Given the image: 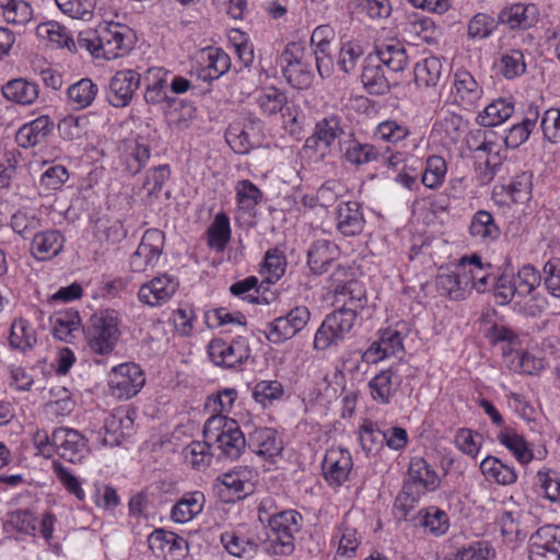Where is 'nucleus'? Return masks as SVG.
<instances>
[{
    "instance_id": "nucleus-37",
    "label": "nucleus",
    "mask_w": 560,
    "mask_h": 560,
    "mask_svg": "<svg viewBox=\"0 0 560 560\" xmlns=\"http://www.w3.org/2000/svg\"><path fill=\"white\" fill-rule=\"evenodd\" d=\"M81 324L79 312L70 308L59 312L54 317L52 334L56 338L69 342L73 331L78 330Z\"/></svg>"
},
{
    "instance_id": "nucleus-19",
    "label": "nucleus",
    "mask_w": 560,
    "mask_h": 560,
    "mask_svg": "<svg viewBox=\"0 0 560 560\" xmlns=\"http://www.w3.org/2000/svg\"><path fill=\"white\" fill-rule=\"evenodd\" d=\"M63 242V236L57 230L37 232L33 236L31 250L38 260H45L58 255L62 250Z\"/></svg>"
},
{
    "instance_id": "nucleus-26",
    "label": "nucleus",
    "mask_w": 560,
    "mask_h": 560,
    "mask_svg": "<svg viewBox=\"0 0 560 560\" xmlns=\"http://www.w3.org/2000/svg\"><path fill=\"white\" fill-rule=\"evenodd\" d=\"M2 94L9 101L30 105L38 97V86L25 79H13L2 86Z\"/></svg>"
},
{
    "instance_id": "nucleus-15",
    "label": "nucleus",
    "mask_w": 560,
    "mask_h": 560,
    "mask_svg": "<svg viewBox=\"0 0 560 560\" xmlns=\"http://www.w3.org/2000/svg\"><path fill=\"white\" fill-rule=\"evenodd\" d=\"M464 269V267L456 266L453 271L440 272L435 278L438 291L453 301L465 300L469 291Z\"/></svg>"
},
{
    "instance_id": "nucleus-45",
    "label": "nucleus",
    "mask_w": 560,
    "mask_h": 560,
    "mask_svg": "<svg viewBox=\"0 0 560 560\" xmlns=\"http://www.w3.org/2000/svg\"><path fill=\"white\" fill-rule=\"evenodd\" d=\"M386 440V432L376 428V425L368 421L360 428V443L366 454L378 452Z\"/></svg>"
},
{
    "instance_id": "nucleus-54",
    "label": "nucleus",
    "mask_w": 560,
    "mask_h": 560,
    "mask_svg": "<svg viewBox=\"0 0 560 560\" xmlns=\"http://www.w3.org/2000/svg\"><path fill=\"white\" fill-rule=\"evenodd\" d=\"M0 5L5 9V18L8 22L22 25L31 20L32 8L25 1L8 0L5 3L0 2Z\"/></svg>"
},
{
    "instance_id": "nucleus-13",
    "label": "nucleus",
    "mask_w": 560,
    "mask_h": 560,
    "mask_svg": "<svg viewBox=\"0 0 560 560\" xmlns=\"http://www.w3.org/2000/svg\"><path fill=\"white\" fill-rule=\"evenodd\" d=\"M399 366H390L381 371L370 382L369 388L374 400L388 404L400 386Z\"/></svg>"
},
{
    "instance_id": "nucleus-48",
    "label": "nucleus",
    "mask_w": 560,
    "mask_h": 560,
    "mask_svg": "<svg viewBox=\"0 0 560 560\" xmlns=\"http://www.w3.org/2000/svg\"><path fill=\"white\" fill-rule=\"evenodd\" d=\"M283 75L294 89L304 90L313 82V72L308 62L304 61L293 67H283Z\"/></svg>"
},
{
    "instance_id": "nucleus-27",
    "label": "nucleus",
    "mask_w": 560,
    "mask_h": 560,
    "mask_svg": "<svg viewBox=\"0 0 560 560\" xmlns=\"http://www.w3.org/2000/svg\"><path fill=\"white\" fill-rule=\"evenodd\" d=\"M514 112V104L505 98H498L487 105L476 121L482 127H494L509 119Z\"/></svg>"
},
{
    "instance_id": "nucleus-22",
    "label": "nucleus",
    "mask_w": 560,
    "mask_h": 560,
    "mask_svg": "<svg viewBox=\"0 0 560 560\" xmlns=\"http://www.w3.org/2000/svg\"><path fill=\"white\" fill-rule=\"evenodd\" d=\"M338 247L327 240H318L312 244L307 252V264L313 273L322 275L335 260Z\"/></svg>"
},
{
    "instance_id": "nucleus-33",
    "label": "nucleus",
    "mask_w": 560,
    "mask_h": 560,
    "mask_svg": "<svg viewBox=\"0 0 560 560\" xmlns=\"http://www.w3.org/2000/svg\"><path fill=\"white\" fill-rule=\"evenodd\" d=\"M456 95L467 105H474L481 96V89L474 77L466 70H458L454 75Z\"/></svg>"
},
{
    "instance_id": "nucleus-63",
    "label": "nucleus",
    "mask_w": 560,
    "mask_h": 560,
    "mask_svg": "<svg viewBox=\"0 0 560 560\" xmlns=\"http://www.w3.org/2000/svg\"><path fill=\"white\" fill-rule=\"evenodd\" d=\"M236 190L237 201L245 208H250L262 199V192L248 179L238 182Z\"/></svg>"
},
{
    "instance_id": "nucleus-50",
    "label": "nucleus",
    "mask_w": 560,
    "mask_h": 560,
    "mask_svg": "<svg viewBox=\"0 0 560 560\" xmlns=\"http://www.w3.org/2000/svg\"><path fill=\"white\" fill-rule=\"evenodd\" d=\"M345 158L353 165H362L376 160L377 151L372 144L352 141L346 150Z\"/></svg>"
},
{
    "instance_id": "nucleus-5",
    "label": "nucleus",
    "mask_w": 560,
    "mask_h": 560,
    "mask_svg": "<svg viewBox=\"0 0 560 560\" xmlns=\"http://www.w3.org/2000/svg\"><path fill=\"white\" fill-rule=\"evenodd\" d=\"M355 319L357 312L348 305L328 314L315 334L314 348L326 350L341 341L352 329Z\"/></svg>"
},
{
    "instance_id": "nucleus-57",
    "label": "nucleus",
    "mask_w": 560,
    "mask_h": 560,
    "mask_svg": "<svg viewBox=\"0 0 560 560\" xmlns=\"http://www.w3.org/2000/svg\"><path fill=\"white\" fill-rule=\"evenodd\" d=\"M283 393L282 385L278 381H261L253 389L254 399L266 406L273 399L279 398Z\"/></svg>"
},
{
    "instance_id": "nucleus-64",
    "label": "nucleus",
    "mask_w": 560,
    "mask_h": 560,
    "mask_svg": "<svg viewBox=\"0 0 560 560\" xmlns=\"http://www.w3.org/2000/svg\"><path fill=\"white\" fill-rule=\"evenodd\" d=\"M492 549L487 541H475L457 552L456 560H488Z\"/></svg>"
},
{
    "instance_id": "nucleus-55",
    "label": "nucleus",
    "mask_w": 560,
    "mask_h": 560,
    "mask_svg": "<svg viewBox=\"0 0 560 560\" xmlns=\"http://www.w3.org/2000/svg\"><path fill=\"white\" fill-rule=\"evenodd\" d=\"M421 524L423 527L428 528L430 533L440 536L448 528V516L444 511L431 506L427 510Z\"/></svg>"
},
{
    "instance_id": "nucleus-21",
    "label": "nucleus",
    "mask_w": 560,
    "mask_h": 560,
    "mask_svg": "<svg viewBox=\"0 0 560 560\" xmlns=\"http://www.w3.org/2000/svg\"><path fill=\"white\" fill-rule=\"evenodd\" d=\"M203 67L198 71L202 81H212L224 74L231 66L230 57L220 48H207L202 51Z\"/></svg>"
},
{
    "instance_id": "nucleus-3",
    "label": "nucleus",
    "mask_w": 560,
    "mask_h": 560,
    "mask_svg": "<svg viewBox=\"0 0 560 560\" xmlns=\"http://www.w3.org/2000/svg\"><path fill=\"white\" fill-rule=\"evenodd\" d=\"M407 476L395 501V508L402 512V516H407L427 491H434L440 485L436 472L422 457L411 458Z\"/></svg>"
},
{
    "instance_id": "nucleus-6",
    "label": "nucleus",
    "mask_w": 560,
    "mask_h": 560,
    "mask_svg": "<svg viewBox=\"0 0 560 560\" xmlns=\"http://www.w3.org/2000/svg\"><path fill=\"white\" fill-rule=\"evenodd\" d=\"M311 313L306 306H296L285 316H279L268 324L266 338L276 345L293 338L308 323Z\"/></svg>"
},
{
    "instance_id": "nucleus-42",
    "label": "nucleus",
    "mask_w": 560,
    "mask_h": 560,
    "mask_svg": "<svg viewBox=\"0 0 560 560\" xmlns=\"http://www.w3.org/2000/svg\"><path fill=\"white\" fill-rule=\"evenodd\" d=\"M447 171L446 162L442 156L431 155L427 159L425 170L422 175V183L430 189L442 185Z\"/></svg>"
},
{
    "instance_id": "nucleus-36",
    "label": "nucleus",
    "mask_w": 560,
    "mask_h": 560,
    "mask_svg": "<svg viewBox=\"0 0 560 560\" xmlns=\"http://www.w3.org/2000/svg\"><path fill=\"white\" fill-rule=\"evenodd\" d=\"M163 243L164 234L161 231L155 229L148 230L144 232L135 254L143 257L147 262L152 265L160 257Z\"/></svg>"
},
{
    "instance_id": "nucleus-41",
    "label": "nucleus",
    "mask_w": 560,
    "mask_h": 560,
    "mask_svg": "<svg viewBox=\"0 0 560 560\" xmlns=\"http://www.w3.org/2000/svg\"><path fill=\"white\" fill-rule=\"evenodd\" d=\"M285 267L287 259L282 252L278 248L267 250L261 265V272L269 283L278 281L284 275Z\"/></svg>"
},
{
    "instance_id": "nucleus-39",
    "label": "nucleus",
    "mask_w": 560,
    "mask_h": 560,
    "mask_svg": "<svg viewBox=\"0 0 560 560\" xmlns=\"http://www.w3.org/2000/svg\"><path fill=\"white\" fill-rule=\"evenodd\" d=\"M36 34L42 38L48 39L50 43H55L58 47H67L69 49L74 47V42L68 34V31L58 22L40 23L36 28Z\"/></svg>"
},
{
    "instance_id": "nucleus-10",
    "label": "nucleus",
    "mask_w": 560,
    "mask_h": 560,
    "mask_svg": "<svg viewBox=\"0 0 560 560\" xmlns=\"http://www.w3.org/2000/svg\"><path fill=\"white\" fill-rule=\"evenodd\" d=\"M245 470H232L219 475L213 482V492L224 503H233L250 493Z\"/></svg>"
},
{
    "instance_id": "nucleus-28",
    "label": "nucleus",
    "mask_w": 560,
    "mask_h": 560,
    "mask_svg": "<svg viewBox=\"0 0 560 560\" xmlns=\"http://www.w3.org/2000/svg\"><path fill=\"white\" fill-rule=\"evenodd\" d=\"M470 235L487 243L497 240L500 236V229L495 224L492 214L486 210L477 211L469 225Z\"/></svg>"
},
{
    "instance_id": "nucleus-44",
    "label": "nucleus",
    "mask_w": 560,
    "mask_h": 560,
    "mask_svg": "<svg viewBox=\"0 0 560 560\" xmlns=\"http://www.w3.org/2000/svg\"><path fill=\"white\" fill-rule=\"evenodd\" d=\"M257 104L267 115H276L287 104L285 94L275 86H268L257 97Z\"/></svg>"
},
{
    "instance_id": "nucleus-43",
    "label": "nucleus",
    "mask_w": 560,
    "mask_h": 560,
    "mask_svg": "<svg viewBox=\"0 0 560 560\" xmlns=\"http://www.w3.org/2000/svg\"><path fill=\"white\" fill-rule=\"evenodd\" d=\"M58 8L73 19L90 21L94 15L96 0H55Z\"/></svg>"
},
{
    "instance_id": "nucleus-46",
    "label": "nucleus",
    "mask_w": 560,
    "mask_h": 560,
    "mask_svg": "<svg viewBox=\"0 0 560 560\" xmlns=\"http://www.w3.org/2000/svg\"><path fill=\"white\" fill-rule=\"evenodd\" d=\"M340 125L341 119L337 115L327 116L316 124L315 132L318 135L325 149L329 148L343 133Z\"/></svg>"
},
{
    "instance_id": "nucleus-34",
    "label": "nucleus",
    "mask_w": 560,
    "mask_h": 560,
    "mask_svg": "<svg viewBox=\"0 0 560 560\" xmlns=\"http://www.w3.org/2000/svg\"><path fill=\"white\" fill-rule=\"evenodd\" d=\"M9 342L11 348L26 351L36 345L37 338L27 320L19 318L11 325Z\"/></svg>"
},
{
    "instance_id": "nucleus-30",
    "label": "nucleus",
    "mask_w": 560,
    "mask_h": 560,
    "mask_svg": "<svg viewBox=\"0 0 560 560\" xmlns=\"http://www.w3.org/2000/svg\"><path fill=\"white\" fill-rule=\"evenodd\" d=\"M220 541L224 549L233 557H253L257 553L259 544L253 538H245L234 532L221 534Z\"/></svg>"
},
{
    "instance_id": "nucleus-12",
    "label": "nucleus",
    "mask_w": 560,
    "mask_h": 560,
    "mask_svg": "<svg viewBox=\"0 0 560 560\" xmlns=\"http://www.w3.org/2000/svg\"><path fill=\"white\" fill-rule=\"evenodd\" d=\"M352 465V457L348 451L331 448L325 454L322 469L328 483L338 487L348 480Z\"/></svg>"
},
{
    "instance_id": "nucleus-40",
    "label": "nucleus",
    "mask_w": 560,
    "mask_h": 560,
    "mask_svg": "<svg viewBox=\"0 0 560 560\" xmlns=\"http://www.w3.org/2000/svg\"><path fill=\"white\" fill-rule=\"evenodd\" d=\"M512 279L518 296L530 295L541 282L540 272L532 265L523 266Z\"/></svg>"
},
{
    "instance_id": "nucleus-35",
    "label": "nucleus",
    "mask_w": 560,
    "mask_h": 560,
    "mask_svg": "<svg viewBox=\"0 0 560 560\" xmlns=\"http://www.w3.org/2000/svg\"><path fill=\"white\" fill-rule=\"evenodd\" d=\"M225 140L230 148L237 154H246L260 144L244 130L241 126V121L229 125L225 131Z\"/></svg>"
},
{
    "instance_id": "nucleus-29",
    "label": "nucleus",
    "mask_w": 560,
    "mask_h": 560,
    "mask_svg": "<svg viewBox=\"0 0 560 560\" xmlns=\"http://www.w3.org/2000/svg\"><path fill=\"white\" fill-rule=\"evenodd\" d=\"M97 85L91 79H81L67 90L68 101L73 109L81 110L89 107L97 95Z\"/></svg>"
},
{
    "instance_id": "nucleus-47",
    "label": "nucleus",
    "mask_w": 560,
    "mask_h": 560,
    "mask_svg": "<svg viewBox=\"0 0 560 560\" xmlns=\"http://www.w3.org/2000/svg\"><path fill=\"white\" fill-rule=\"evenodd\" d=\"M498 440L509 448L521 464H528L533 459V453L526 441L516 433L501 432Z\"/></svg>"
},
{
    "instance_id": "nucleus-32",
    "label": "nucleus",
    "mask_w": 560,
    "mask_h": 560,
    "mask_svg": "<svg viewBox=\"0 0 560 560\" xmlns=\"http://www.w3.org/2000/svg\"><path fill=\"white\" fill-rule=\"evenodd\" d=\"M150 155L151 149L148 144L138 140L129 142L124 154L126 172L132 176L138 174L147 165Z\"/></svg>"
},
{
    "instance_id": "nucleus-31",
    "label": "nucleus",
    "mask_w": 560,
    "mask_h": 560,
    "mask_svg": "<svg viewBox=\"0 0 560 560\" xmlns=\"http://www.w3.org/2000/svg\"><path fill=\"white\" fill-rule=\"evenodd\" d=\"M208 246L223 252L231 238L230 219L224 212H220L214 217L213 222L207 231Z\"/></svg>"
},
{
    "instance_id": "nucleus-18",
    "label": "nucleus",
    "mask_w": 560,
    "mask_h": 560,
    "mask_svg": "<svg viewBox=\"0 0 560 560\" xmlns=\"http://www.w3.org/2000/svg\"><path fill=\"white\" fill-rule=\"evenodd\" d=\"M246 350L240 343H229L223 339H213L208 346L211 361L219 366L234 368L247 358Z\"/></svg>"
},
{
    "instance_id": "nucleus-17",
    "label": "nucleus",
    "mask_w": 560,
    "mask_h": 560,
    "mask_svg": "<svg viewBox=\"0 0 560 560\" xmlns=\"http://www.w3.org/2000/svg\"><path fill=\"white\" fill-rule=\"evenodd\" d=\"M499 23L515 28H530L538 21V10L534 4L515 3L499 13Z\"/></svg>"
},
{
    "instance_id": "nucleus-58",
    "label": "nucleus",
    "mask_w": 560,
    "mask_h": 560,
    "mask_svg": "<svg viewBox=\"0 0 560 560\" xmlns=\"http://www.w3.org/2000/svg\"><path fill=\"white\" fill-rule=\"evenodd\" d=\"M517 294L514 281L506 275L497 278L493 284V296L495 303L501 306L510 304Z\"/></svg>"
},
{
    "instance_id": "nucleus-4",
    "label": "nucleus",
    "mask_w": 560,
    "mask_h": 560,
    "mask_svg": "<svg viewBox=\"0 0 560 560\" xmlns=\"http://www.w3.org/2000/svg\"><path fill=\"white\" fill-rule=\"evenodd\" d=\"M119 315L115 310H103L91 316L85 328V340L90 352L95 357H108L113 353L120 330Z\"/></svg>"
},
{
    "instance_id": "nucleus-11",
    "label": "nucleus",
    "mask_w": 560,
    "mask_h": 560,
    "mask_svg": "<svg viewBox=\"0 0 560 560\" xmlns=\"http://www.w3.org/2000/svg\"><path fill=\"white\" fill-rule=\"evenodd\" d=\"M52 443L59 456L73 464L80 463L89 452L86 439L79 431L69 428L55 429Z\"/></svg>"
},
{
    "instance_id": "nucleus-8",
    "label": "nucleus",
    "mask_w": 560,
    "mask_h": 560,
    "mask_svg": "<svg viewBox=\"0 0 560 560\" xmlns=\"http://www.w3.org/2000/svg\"><path fill=\"white\" fill-rule=\"evenodd\" d=\"M529 560H560V526L545 525L530 536Z\"/></svg>"
},
{
    "instance_id": "nucleus-49",
    "label": "nucleus",
    "mask_w": 560,
    "mask_h": 560,
    "mask_svg": "<svg viewBox=\"0 0 560 560\" xmlns=\"http://www.w3.org/2000/svg\"><path fill=\"white\" fill-rule=\"evenodd\" d=\"M39 226L40 220L36 215L25 211L19 210L11 217V228L24 238H28L32 235L34 236Z\"/></svg>"
},
{
    "instance_id": "nucleus-25",
    "label": "nucleus",
    "mask_w": 560,
    "mask_h": 560,
    "mask_svg": "<svg viewBox=\"0 0 560 560\" xmlns=\"http://www.w3.org/2000/svg\"><path fill=\"white\" fill-rule=\"evenodd\" d=\"M539 117V108L536 105H529L521 122L513 125L504 138L509 148H518L523 144L536 127Z\"/></svg>"
},
{
    "instance_id": "nucleus-53",
    "label": "nucleus",
    "mask_w": 560,
    "mask_h": 560,
    "mask_svg": "<svg viewBox=\"0 0 560 560\" xmlns=\"http://www.w3.org/2000/svg\"><path fill=\"white\" fill-rule=\"evenodd\" d=\"M52 470L61 482V485L67 489V491L73 494L78 500H84V491L81 488V485L77 477L72 475L60 462H52Z\"/></svg>"
},
{
    "instance_id": "nucleus-2",
    "label": "nucleus",
    "mask_w": 560,
    "mask_h": 560,
    "mask_svg": "<svg viewBox=\"0 0 560 560\" xmlns=\"http://www.w3.org/2000/svg\"><path fill=\"white\" fill-rule=\"evenodd\" d=\"M203 438L219 451V456L237 459L248 446L237 422L224 415L211 416L203 425Z\"/></svg>"
},
{
    "instance_id": "nucleus-16",
    "label": "nucleus",
    "mask_w": 560,
    "mask_h": 560,
    "mask_svg": "<svg viewBox=\"0 0 560 560\" xmlns=\"http://www.w3.org/2000/svg\"><path fill=\"white\" fill-rule=\"evenodd\" d=\"M337 230L345 236L359 235L364 229L361 206L357 201L342 202L336 211Z\"/></svg>"
},
{
    "instance_id": "nucleus-24",
    "label": "nucleus",
    "mask_w": 560,
    "mask_h": 560,
    "mask_svg": "<svg viewBox=\"0 0 560 560\" xmlns=\"http://www.w3.org/2000/svg\"><path fill=\"white\" fill-rule=\"evenodd\" d=\"M52 124L47 116L23 125L16 132L15 140L22 148H31L43 142L51 131Z\"/></svg>"
},
{
    "instance_id": "nucleus-59",
    "label": "nucleus",
    "mask_w": 560,
    "mask_h": 560,
    "mask_svg": "<svg viewBox=\"0 0 560 560\" xmlns=\"http://www.w3.org/2000/svg\"><path fill=\"white\" fill-rule=\"evenodd\" d=\"M540 127L546 140L552 143L560 142V110L550 108L544 113Z\"/></svg>"
},
{
    "instance_id": "nucleus-23",
    "label": "nucleus",
    "mask_w": 560,
    "mask_h": 560,
    "mask_svg": "<svg viewBox=\"0 0 560 560\" xmlns=\"http://www.w3.org/2000/svg\"><path fill=\"white\" fill-rule=\"evenodd\" d=\"M205 502L200 491L185 493L172 508L171 518L179 524L188 523L202 512Z\"/></svg>"
},
{
    "instance_id": "nucleus-51",
    "label": "nucleus",
    "mask_w": 560,
    "mask_h": 560,
    "mask_svg": "<svg viewBox=\"0 0 560 560\" xmlns=\"http://www.w3.org/2000/svg\"><path fill=\"white\" fill-rule=\"evenodd\" d=\"M526 70L524 55L518 49H512L501 57V72L506 79L523 74Z\"/></svg>"
},
{
    "instance_id": "nucleus-1",
    "label": "nucleus",
    "mask_w": 560,
    "mask_h": 560,
    "mask_svg": "<svg viewBox=\"0 0 560 560\" xmlns=\"http://www.w3.org/2000/svg\"><path fill=\"white\" fill-rule=\"evenodd\" d=\"M408 63V56L402 44H382L375 47V52L368 55L364 60L361 81L370 94L384 95L389 91L392 72L402 71Z\"/></svg>"
},
{
    "instance_id": "nucleus-14",
    "label": "nucleus",
    "mask_w": 560,
    "mask_h": 560,
    "mask_svg": "<svg viewBox=\"0 0 560 560\" xmlns=\"http://www.w3.org/2000/svg\"><path fill=\"white\" fill-rule=\"evenodd\" d=\"M248 447L257 455L273 458L283 450L282 440L276 430L271 428H259L248 433Z\"/></svg>"
},
{
    "instance_id": "nucleus-20",
    "label": "nucleus",
    "mask_w": 560,
    "mask_h": 560,
    "mask_svg": "<svg viewBox=\"0 0 560 560\" xmlns=\"http://www.w3.org/2000/svg\"><path fill=\"white\" fill-rule=\"evenodd\" d=\"M415 82L419 88H435L446 75L443 63L438 57H428L416 63Z\"/></svg>"
},
{
    "instance_id": "nucleus-38",
    "label": "nucleus",
    "mask_w": 560,
    "mask_h": 560,
    "mask_svg": "<svg viewBox=\"0 0 560 560\" xmlns=\"http://www.w3.org/2000/svg\"><path fill=\"white\" fill-rule=\"evenodd\" d=\"M89 118L85 115H69L62 118L58 124V131L62 139L74 141L82 139L89 132Z\"/></svg>"
},
{
    "instance_id": "nucleus-52",
    "label": "nucleus",
    "mask_w": 560,
    "mask_h": 560,
    "mask_svg": "<svg viewBox=\"0 0 560 560\" xmlns=\"http://www.w3.org/2000/svg\"><path fill=\"white\" fill-rule=\"evenodd\" d=\"M363 47L357 42L342 44L339 50L338 66L345 73H350L363 56Z\"/></svg>"
},
{
    "instance_id": "nucleus-9",
    "label": "nucleus",
    "mask_w": 560,
    "mask_h": 560,
    "mask_svg": "<svg viewBox=\"0 0 560 560\" xmlns=\"http://www.w3.org/2000/svg\"><path fill=\"white\" fill-rule=\"evenodd\" d=\"M140 74L133 70L117 71L108 83L106 95L108 103L117 108L128 106L140 86Z\"/></svg>"
},
{
    "instance_id": "nucleus-60",
    "label": "nucleus",
    "mask_w": 560,
    "mask_h": 560,
    "mask_svg": "<svg viewBox=\"0 0 560 560\" xmlns=\"http://www.w3.org/2000/svg\"><path fill=\"white\" fill-rule=\"evenodd\" d=\"M542 272L545 276L544 283L548 292L555 298H560V259L548 260Z\"/></svg>"
},
{
    "instance_id": "nucleus-7",
    "label": "nucleus",
    "mask_w": 560,
    "mask_h": 560,
    "mask_svg": "<svg viewBox=\"0 0 560 560\" xmlns=\"http://www.w3.org/2000/svg\"><path fill=\"white\" fill-rule=\"evenodd\" d=\"M108 385L113 396L128 399L139 393L144 385V377L139 366L133 363L114 365Z\"/></svg>"
},
{
    "instance_id": "nucleus-61",
    "label": "nucleus",
    "mask_w": 560,
    "mask_h": 560,
    "mask_svg": "<svg viewBox=\"0 0 560 560\" xmlns=\"http://www.w3.org/2000/svg\"><path fill=\"white\" fill-rule=\"evenodd\" d=\"M10 524L20 533L35 535L37 520L28 510H18L10 514Z\"/></svg>"
},
{
    "instance_id": "nucleus-56",
    "label": "nucleus",
    "mask_w": 560,
    "mask_h": 560,
    "mask_svg": "<svg viewBox=\"0 0 560 560\" xmlns=\"http://www.w3.org/2000/svg\"><path fill=\"white\" fill-rule=\"evenodd\" d=\"M497 27L495 20L485 13H477L468 23V36L471 38H487Z\"/></svg>"
},
{
    "instance_id": "nucleus-62",
    "label": "nucleus",
    "mask_w": 560,
    "mask_h": 560,
    "mask_svg": "<svg viewBox=\"0 0 560 560\" xmlns=\"http://www.w3.org/2000/svg\"><path fill=\"white\" fill-rule=\"evenodd\" d=\"M409 135L407 127L394 120L383 121L376 129V136L387 142L397 143Z\"/></svg>"
}]
</instances>
